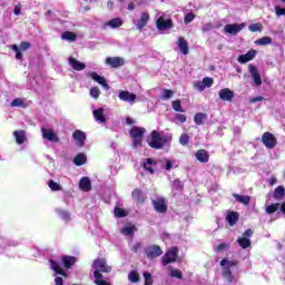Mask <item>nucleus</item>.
<instances>
[{
	"label": "nucleus",
	"instance_id": "obj_1",
	"mask_svg": "<svg viewBox=\"0 0 285 285\" xmlns=\"http://www.w3.org/2000/svg\"><path fill=\"white\" fill-rule=\"evenodd\" d=\"M173 141V136L163 135L157 132L156 130L151 131V138L149 140L150 148H155L156 150H160L164 148L166 144Z\"/></svg>",
	"mask_w": 285,
	"mask_h": 285
},
{
	"label": "nucleus",
	"instance_id": "obj_2",
	"mask_svg": "<svg viewBox=\"0 0 285 285\" xmlns=\"http://www.w3.org/2000/svg\"><path fill=\"white\" fill-rule=\"evenodd\" d=\"M92 268H95V279H104V275H101V273H110V271H112V267H110L104 258L95 259L92 263Z\"/></svg>",
	"mask_w": 285,
	"mask_h": 285
},
{
	"label": "nucleus",
	"instance_id": "obj_3",
	"mask_svg": "<svg viewBox=\"0 0 285 285\" xmlns=\"http://www.w3.org/2000/svg\"><path fill=\"white\" fill-rule=\"evenodd\" d=\"M237 261H230L228 258H223L220 261V266L223 268V277L226 279L228 284H232L233 279H235V276H233V272H230V268L233 266H237Z\"/></svg>",
	"mask_w": 285,
	"mask_h": 285
},
{
	"label": "nucleus",
	"instance_id": "obj_4",
	"mask_svg": "<svg viewBox=\"0 0 285 285\" xmlns=\"http://www.w3.org/2000/svg\"><path fill=\"white\" fill-rule=\"evenodd\" d=\"M144 132H146V128L137 126L131 127L129 135L130 138L134 139V148H139V146H141V142L144 141Z\"/></svg>",
	"mask_w": 285,
	"mask_h": 285
},
{
	"label": "nucleus",
	"instance_id": "obj_5",
	"mask_svg": "<svg viewBox=\"0 0 285 285\" xmlns=\"http://www.w3.org/2000/svg\"><path fill=\"white\" fill-rule=\"evenodd\" d=\"M250 237H253V229H247L244 232L242 237L237 238V244L240 248H250Z\"/></svg>",
	"mask_w": 285,
	"mask_h": 285
},
{
	"label": "nucleus",
	"instance_id": "obj_6",
	"mask_svg": "<svg viewBox=\"0 0 285 285\" xmlns=\"http://www.w3.org/2000/svg\"><path fill=\"white\" fill-rule=\"evenodd\" d=\"M262 142L271 150L277 146V138L272 132L266 131L262 136Z\"/></svg>",
	"mask_w": 285,
	"mask_h": 285
},
{
	"label": "nucleus",
	"instance_id": "obj_7",
	"mask_svg": "<svg viewBox=\"0 0 285 285\" xmlns=\"http://www.w3.org/2000/svg\"><path fill=\"white\" fill-rule=\"evenodd\" d=\"M145 253L147 255L148 259H157V257H161L164 252L161 250V247L158 245H150L145 249Z\"/></svg>",
	"mask_w": 285,
	"mask_h": 285
},
{
	"label": "nucleus",
	"instance_id": "obj_8",
	"mask_svg": "<svg viewBox=\"0 0 285 285\" xmlns=\"http://www.w3.org/2000/svg\"><path fill=\"white\" fill-rule=\"evenodd\" d=\"M178 253L179 249L177 247L170 248L163 257V265L168 266V264H173V262H176Z\"/></svg>",
	"mask_w": 285,
	"mask_h": 285
},
{
	"label": "nucleus",
	"instance_id": "obj_9",
	"mask_svg": "<svg viewBox=\"0 0 285 285\" xmlns=\"http://www.w3.org/2000/svg\"><path fill=\"white\" fill-rule=\"evenodd\" d=\"M11 50H13V52H16V59L21 61V59H23V55L21 53V50H23V51L30 50V42L23 41L20 43V47L17 45H12Z\"/></svg>",
	"mask_w": 285,
	"mask_h": 285
},
{
	"label": "nucleus",
	"instance_id": "obj_10",
	"mask_svg": "<svg viewBox=\"0 0 285 285\" xmlns=\"http://www.w3.org/2000/svg\"><path fill=\"white\" fill-rule=\"evenodd\" d=\"M87 77H90V79L96 81V83H99L100 86H102L105 90H110V86L108 85V82H106V78L104 76H99V73L95 71H90L87 73Z\"/></svg>",
	"mask_w": 285,
	"mask_h": 285
},
{
	"label": "nucleus",
	"instance_id": "obj_11",
	"mask_svg": "<svg viewBox=\"0 0 285 285\" xmlns=\"http://www.w3.org/2000/svg\"><path fill=\"white\" fill-rule=\"evenodd\" d=\"M246 28L245 23H233V24H226L224 27V32L225 35H239V32H242V29Z\"/></svg>",
	"mask_w": 285,
	"mask_h": 285
},
{
	"label": "nucleus",
	"instance_id": "obj_12",
	"mask_svg": "<svg viewBox=\"0 0 285 285\" xmlns=\"http://www.w3.org/2000/svg\"><path fill=\"white\" fill-rule=\"evenodd\" d=\"M174 27L173 20L164 19V17H159L156 20V28L160 31L170 30Z\"/></svg>",
	"mask_w": 285,
	"mask_h": 285
},
{
	"label": "nucleus",
	"instance_id": "obj_13",
	"mask_svg": "<svg viewBox=\"0 0 285 285\" xmlns=\"http://www.w3.org/2000/svg\"><path fill=\"white\" fill-rule=\"evenodd\" d=\"M153 204H154V208H155L156 213H160V214L167 213L168 205L166 204L165 198H161V197L156 198V199L153 200Z\"/></svg>",
	"mask_w": 285,
	"mask_h": 285
},
{
	"label": "nucleus",
	"instance_id": "obj_14",
	"mask_svg": "<svg viewBox=\"0 0 285 285\" xmlns=\"http://www.w3.org/2000/svg\"><path fill=\"white\" fill-rule=\"evenodd\" d=\"M105 63L111 68H121L126 61L121 57H107Z\"/></svg>",
	"mask_w": 285,
	"mask_h": 285
},
{
	"label": "nucleus",
	"instance_id": "obj_15",
	"mask_svg": "<svg viewBox=\"0 0 285 285\" xmlns=\"http://www.w3.org/2000/svg\"><path fill=\"white\" fill-rule=\"evenodd\" d=\"M118 98L120 99V101H126L127 104H132L134 101H137V95L128 90H121L118 95Z\"/></svg>",
	"mask_w": 285,
	"mask_h": 285
},
{
	"label": "nucleus",
	"instance_id": "obj_16",
	"mask_svg": "<svg viewBox=\"0 0 285 285\" xmlns=\"http://www.w3.org/2000/svg\"><path fill=\"white\" fill-rule=\"evenodd\" d=\"M43 139H47V141H51L53 144L59 142V136L52 130V129H41Z\"/></svg>",
	"mask_w": 285,
	"mask_h": 285
},
{
	"label": "nucleus",
	"instance_id": "obj_17",
	"mask_svg": "<svg viewBox=\"0 0 285 285\" xmlns=\"http://www.w3.org/2000/svg\"><path fill=\"white\" fill-rule=\"evenodd\" d=\"M249 75H252V79L256 86H262V75L259 70L254 65L248 66Z\"/></svg>",
	"mask_w": 285,
	"mask_h": 285
},
{
	"label": "nucleus",
	"instance_id": "obj_18",
	"mask_svg": "<svg viewBox=\"0 0 285 285\" xmlns=\"http://www.w3.org/2000/svg\"><path fill=\"white\" fill-rule=\"evenodd\" d=\"M150 21V13L148 12H142L140 14V19L138 20V22L136 23V28L137 30H144V28H146V26H148V22Z\"/></svg>",
	"mask_w": 285,
	"mask_h": 285
},
{
	"label": "nucleus",
	"instance_id": "obj_19",
	"mask_svg": "<svg viewBox=\"0 0 285 285\" xmlns=\"http://www.w3.org/2000/svg\"><path fill=\"white\" fill-rule=\"evenodd\" d=\"M72 137H73L75 141H77L78 146L80 148H83V146L86 144V132H83L81 130H76V131H73Z\"/></svg>",
	"mask_w": 285,
	"mask_h": 285
},
{
	"label": "nucleus",
	"instance_id": "obj_20",
	"mask_svg": "<svg viewBox=\"0 0 285 285\" xmlns=\"http://www.w3.org/2000/svg\"><path fill=\"white\" fill-rule=\"evenodd\" d=\"M257 55V51L255 50H249L245 55H240L238 57V63H248V61H253Z\"/></svg>",
	"mask_w": 285,
	"mask_h": 285
},
{
	"label": "nucleus",
	"instance_id": "obj_21",
	"mask_svg": "<svg viewBox=\"0 0 285 285\" xmlns=\"http://www.w3.org/2000/svg\"><path fill=\"white\" fill-rule=\"evenodd\" d=\"M69 66L72 67L73 70L77 72H81V70H86V63L70 57L69 58Z\"/></svg>",
	"mask_w": 285,
	"mask_h": 285
},
{
	"label": "nucleus",
	"instance_id": "obj_22",
	"mask_svg": "<svg viewBox=\"0 0 285 285\" xmlns=\"http://www.w3.org/2000/svg\"><path fill=\"white\" fill-rule=\"evenodd\" d=\"M195 157L197 161H200V164H208V159H210L208 151H206L205 149L197 150Z\"/></svg>",
	"mask_w": 285,
	"mask_h": 285
},
{
	"label": "nucleus",
	"instance_id": "obj_23",
	"mask_svg": "<svg viewBox=\"0 0 285 285\" xmlns=\"http://www.w3.org/2000/svg\"><path fill=\"white\" fill-rule=\"evenodd\" d=\"M218 95L223 101H233V97H235V94L228 88L222 89Z\"/></svg>",
	"mask_w": 285,
	"mask_h": 285
},
{
	"label": "nucleus",
	"instance_id": "obj_24",
	"mask_svg": "<svg viewBox=\"0 0 285 285\" xmlns=\"http://www.w3.org/2000/svg\"><path fill=\"white\" fill-rule=\"evenodd\" d=\"M94 118L98 124H106V116L104 115V108L92 110Z\"/></svg>",
	"mask_w": 285,
	"mask_h": 285
},
{
	"label": "nucleus",
	"instance_id": "obj_25",
	"mask_svg": "<svg viewBox=\"0 0 285 285\" xmlns=\"http://www.w3.org/2000/svg\"><path fill=\"white\" fill-rule=\"evenodd\" d=\"M51 271H55L56 275H62V277H68V274L63 272V269L59 266V263H57L53 259L49 261Z\"/></svg>",
	"mask_w": 285,
	"mask_h": 285
},
{
	"label": "nucleus",
	"instance_id": "obj_26",
	"mask_svg": "<svg viewBox=\"0 0 285 285\" xmlns=\"http://www.w3.org/2000/svg\"><path fill=\"white\" fill-rule=\"evenodd\" d=\"M226 222H228L229 226H235L239 222V214L237 212L227 213Z\"/></svg>",
	"mask_w": 285,
	"mask_h": 285
},
{
	"label": "nucleus",
	"instance_id": "obj_27",
	"mask_svg": "<svg viewBox=\"0 0 285 285\" xmlns=\"http://www.w3.org/2000/svg\"><path fill=\"white\" fill-rule=\"evenodd\" d=\"M13 137H16V141L19 146H21V144H26V131L16 130L13 131Z\"/></svg>",
	"mask_w": 285,
	"mask_h": 285
},
{
	"label": "nucleus",
	"instance_id": "obj_28",
	"mask_svg": "<svg viewBox=\"0 0 285 285\" xmlns=\"http://www.w3.org/2000/svg\"><path fill=\"white\" fill-rule=\"evenodd\" d=\"M177 46L183 55H188V41L185 38H178Z\"/></svg>",
	"mask_w": 285,
	"mask_h": 285
},
{
	"label": "nucleus",
	"instance_id": "obj_29",
	"mask_svg": "<svg viewBox=\"0 0 285 285\" xmlns=\"http://www.w3.org/2000/svg\"><path fill=\"white\" fill-rule=\"evenodd\" d=\"M155 160H153L151 158H147L142 163V167L145 170H147V173H150V175H153L155 173V170L153 169L155 167Z\"/></svg>",
	"mask_w": 285,
	"mask_h": 285
},
{
	"label": "nucleus",
	"instance_id": "obj_30",
	"mask_svg": "<svg viewBox=\"0 0 285 285\" xmlns=\"http://www.w3.org/2000/svg\"><path fill=\"white\" fill-rule=\"evenodd\" d=\"M79 186H80V189H81V190H85V193H88V190H90V188H91L90 178H88V177H82V178L80 179Z\"/></svg>",
	"mask_w": 285,
	"mask_h": 285
},
{
	"label": "nucleus",
	"instance_id": "obj_31",
	"mask_svg": "<svg viewBox=\"0 0 285 285\" xmlns=\"http://www.w3.org/2000/svg\"><path fill=\"white\" fill-rule=\"evenodd\" d=\"M77 262V258L73 256H63L62 257V264L65 268H72L75 266V263Z\"/></svg>",
	"mask_w": 285,
	"mask_h": 285
},
{
	"label": "nucleus",
	"instance_id": "obj_32",
	"mask_svg": "<svg viewBox=\"0 0 285 285\" xmlns=\"http://www.w3.org/2000/svg\"><path fill=\"white\" fill-rule=\"evenodd\" d=\"M233 197H235V199H236V202H238V204H244V206H248V204H250L249 196L233 194Z\"/></svg>",
	"mask_w": 285,
	"mask_h": 285
},
{
	"label": "nucleus",
	"instance_id": "obj_33",
	"mask_svg": "<svg viewBox=\"0 0 285 285\" xmlns=\"http://www.w3.org/2000/svg\"><path fill=\"white\" fill-rule=\"evenodd\" d=\"M206 119H208V115H206L204 112H198L194 117V121H195L196 126H203L204 121H206Z\"/></svg>",
	"mask_w": 285,
	"mask_h": 285
},
{
	"label": "nucleus",
	"instance_id": "obj_34",
	"mask_svg": "<svg viewBox=\"0 0 285 285\" xmlns=\"http://www.w3.org/2000/svg\"><path fill=\"white\" fill-rule=\"evenodd\" d=\"M124 24V21L121 20V18H114L111 20H109L106 26H109V28H121V26Z\"/></svg>",
	"mask_w": 285,
	"mask_h": 285
},
{
	"label": "nucleus",
	"instance_id": "obj_35",
	"mask_svg": "<svg viewBox=\"0 0 285 285\" xmlns=\"http://www.w3.org/2000/svg\"><path fill=\"white\" fill-rule=\"evenodd\" d=\"M135 230H137V227H135V225H127L121 229V234L130 237L135 235Z\"/></svg>",
	"mask_w": 285,
	"mask_h": 285
},
{
	"label": "nucleus",
	"instance_id": "obj_36",
	"mask_svg": "<svg viewBox=\"0 0 285 285\" xmlns=\"http://www.w3.org/2000/svg\"><path fill=\"white\" fill-rule=\"evenodd\" d=\"M87 157L85 156V154H78L75 158H73V164L76 166H83V164H86L87 161Z\"/></svg>",
	"mask_w": 285,
	"mask_h": 285
},
{
	"label": "nucleus",
	"instance_id": "obj_37",
	"mask_svg": "<svg viewBox=\"0 0 285 285\" xmlns=\"http://www.w3.org/2000/svg\"><path fill=\"white\" fill-rule=\"evenodd\" d=\"M273 43V38L271 37H263L255 41L256 46H271Z\"/></svg>",
	"mask_w": 285,
	"mask_h": 285
},
{
	"label": "nucleus",
	"instance_id": "obj_38",
	"mask_svg": "<svg viewBox=\"0 0 285 285\" xmlns=\"http://www.w3.org/2000/svg\"><path fill=\"white\" fill-rule=\"evenodd\" d=\"M61 39L63 41H77V35L70 32V31H65L62 35H61Z\"/></svg>",
	"mask_w": 285,
	"mask_h": 285
},
{
	"label": "nucleus",
	"instance_id": "obj_39",
	"mask_svg": "<svg viewBox=\"0 0 285 285\" xmlns=\"http://www.w3.org/2000/svg\"><path fill=\"white\" fill-rule=\"evenodd\" d=\"M284 195H285V188H284V186H278V187L274 190V199H284Z\"/></svg>",
	"mask_w": 285,
	"mask_h": 285
},
{
	"label": "nucleus",
	"instance_id": "obj_40",
	"mask_svg": "<svg viewBox=\"0 0 285 285\" xmlns=\"http://www.w3.org/2000/svg\"><path fill=\"white\" fill-rule=\"evenodd\" d=\"M57 215H59L60 219L63 222H70V214L63 209H56Z\"/></svg>",
	"mask_w": 285,
	"mask_h": 285
},
{
	"label": "nucleus",
	"instance_id": "obj_41",
	"mask_svg": "<svg viewBox=\"0 0 285 285\" xmlns=\"http://www.w3.org/2000/svg\"><path fill=\"white\" fill-rule=\"evenodd\" d=\"M11 108H26V102L21 98L11 101Z\"/></svg>",
	"mask_w": 285,
	"mask_h": 285
},
{
	"label": "nucleus",
	"instance_id": "obj_42",
	"mask_svg": "<svg viewBox=\"0 0 285 285\" xmlns=\"http://www.w3.org/2000/svg\"><path fill=\"white\" fill-rule=\"evenodd\" d=\"M171 107H173V110H175V112H186V110L181 108V100H174L171 102Z\"/></svg>",
	"mask_w": 285,
	"mask_h": 285
},
{
	"label": "nucleus",
	"instance_id": "obj_43",
	"mask_svg": "<svg viewBox=\"0 0 285 285\" xmlns=\"http://www.w3.org/2000/svg\"><path fill=\"white\" fill-rule=\"evenodd\" d=\"M248 30L250 32H262V30H264V26L262 23H253L248 26Z\"/></svg>",
	"mask_w": 285,
	"mask_h": 285
},
{
	"label": "nucleus",
	"instance_id": "obj_44",
	"mask_svg": "<svg viewBox=\"0 0 285 285\" xmlns=\"http://www.w3.org/2000/svg\"><path fill=\"white\" fill-rule=\"evenodd\" d=\"M132 198H134L136 202H144V193L140 191V189H134V191H132Z\"/></svg>",
	"mask_w": 285,
	"mask_h": 285
},
{
	"label": "nucleus",
	"instance_id": "obj_45",
	"mask_svg": "<svg viewBox=\"0 0 285 285\" xmlns=\"http://www.w3.org/2000/svg\"><path fill=\"white\" fill-rule=\"evenodd\" d=\"M128 279H129V282H131V284H137V282H139V274H137L136 271H131L128 274Z\"/></svg>",
	"mask_w": 285,
	"mask_h": 285
},
{
	"label": "nucleus",
	"instance_id": "obj_46",
	"mask_svg": "<svg viewBox=\"0 0 285 285\" xmlns=\"http://www.w3.org/2000/svg\"><path fill=\"white\" fill-rule=\"evenodd\" d=\"M90 97L94 99H99V95H101V90H99V87H92L89 91Z\"/></svg>",
	"mask_w": 285,
	"mask_h": 285
},
{
	"label": "nucleus",
	"instance_id": "obj_47",
	"mask_svg": "<svg viewBox=\"0 0 285 285\" xmlns=\"http://www.w3.org/2000/svg\"><path fill=\"white\" fill-rule=\"evenodd\" d=\"M190 141V137L188 134H183L179 138L180 146H188V142Z\"/></svg>",
	"mask_w": 285,
	"mask_h": 285
},
{
	"label": "nucleus",
	"instance_id": "obj_48",
	"mask_svg": "<svg viewBox=\"0 0 285 285\" xmlns=\"http://www.w3.org/2000/svg\"><path fill=\"white\" fill-rule=\"evenodd\" d=\"M173 95H175V92L173 90L164 89L161 99H164L166 101V100L170 99L173 97Z\"/></svg>",
	"mask_w": 285,
	"mask_h": 285
},
{
	"label": "nucleus",
	"instance_id": "obj_49",
	"mask_svg": "<svg viewBox=\"0 0 285 285\" xmlns=\"http://www.w3.org/2000/svg\"><path fill=\"white\" fill-rule=\"evenodd\" d=\"M230 248V244L222 243L216 247V253H224V250H228Z\"/></svg>",
	"mask_w": 285,
	"mask_h": 285
},
{
	"label": "nucleus",
	"instance_id": "obj_50",
	"mask_svg": "<svg viewBox=\"0 0 285 285\" xmlns=\"http://www.w3.org/2000/svg\"><path fill=\"white\" fill-rule=\"evenodd\" d=\"M170 277H176V279H181L183 274L181 271L171 268L169 272Z\"/></svg>",
	"mask_w": 285,
	"mask_h": 285
},
{
	"label": "nucleus",
	"instance_id": "obj_51",
	"mask_svg": "<svg viewBox=\"0 0 285 285\" xmlns=\"http://www.w3.org/2000/svg\"><path fill=\"white\" fill-rule=\"evenodd\" d=\"M203 83H204L205 88H210L213 86V83H215V80L210 77H205L203 79Z\"/></svg>",
	"mask_w": 285,
	"mask_h": 285
},
{
	"label": "nucleus",
	"instance_id": "obj_52",
	"mask_svg": "<svg viewBox=\"0 0 285 285\" xmlns=\"http://www.w3.org/2000/svg\"><path fill=\"white\" fill-rule=\"evenodd\" d=\"M194 88H196V90H198L199 92H204V90H206V86L204 85L203 80L195 82Z\"/></svg>",
	"mask_w": 285,
	"mask_h": 285
},
{
	"label": "nucleus",
	"instance_id": "obj_53",
	"mask_svg": "<svg viewBox=\"0 0 285 285\" xmlns=\"http://www.w3.org/2000/svg\"><path fill=\"white\" fill-rule=\"evenodd\" d=\"M49 188L55 191L61 190V185H59L58 183H55V180H50Z\"/></svg>",
	"mask_w": 285,
	"mask_h": 285
},
{
	"label": "nucleus",
	"instance_id": "obj_54",
	"mask_svg": "<svg viewBox=\"0 0 285 285\" xmlns=\"http://www.w3.org/2000/svg\"><path fill=\"white\" fill-rule=\"evenodd\" d=\"M215 24L213 22L205 23L202 28L203 32H210V30H214Z\"/></svg>",
	"mask_w": 285,
	"mask_h": 285
},
{
	"label": "nucleus",
	"instance_id": "obj_55",
	"mask_svg": "<svg viewBox=\"0 0 285 285\" xmlns=\"http://www.w3.org/2000/svg\"><path fill=\"white\" fill-rule=\"evenodd\" d=\"M115 215L117 216V217H126V210H124V209H121V208H119V207H116L115 208Z\"/></svg>",
	"mask_w": 285,
	"mask_h": 285
},
{
	"label": "nucleus",
	"instance_id": "obj_56",
	"mask_svg": "<svg viewBox=\"0 0 285 285\" xmlns=\"http://www.w3.org/2000/svg\"><path fill=\"white\" fill-rule=\"evenodd\" d=\"M174 187H175L177 190H184V183H181V180H179V179H175V180H174Z\"/></svg>",
	"mask_w": 285,
	"mask_h": 285
},
{
	"label": "nucleus",
	"instance_id": "obj_57",
	"mask_svg": "<svg viewBox=\"0 0 285 285\" xmlns=\"http://www.w3.org/2000/svg\"><path fill=\"white\" fill-rule=\"evenodd\" d=\"M175 119H177V121H180V124H186V115L184 114H176Z\"/></svg>",
	"mask_w": 285,
	"mask_h": 285
},
{
	"label": "nucleus",
	"instance_id": "obj_58",
	"mask_svg": "<svg viewBox=\"0 0 285 285\" xmlns=\"http://www.w3.org/2000/svg\"><path fill=\"white\" fill-rule=\"evenodd\" d=\"M195 19V14L193 12L187 13L185 16V23H190Z\"/></svg>",
	"mask_w": 285,
	"mask_h": 285
},
{
	"label": "nucleus",
	"instance_id": "obj_59",
	"mask_svg": "<svg viewBox=\"0 0 285 285\" xmlns=\"http://www.w3.org/2000/svg\"><path fill=\"white\" fill-rule=\"evenodd\" d=\"M13 13L19 17V14H21V3H18L14 6L13 8Z\"/></svg>",
	"mask_w": 285,
	"mask_h": 285
},
{
	"label": "nucleus",
	"instance_id": "obj_60",
	"mask_svg": "<svg viewBox=\"0 0 285 285\" xmlns=\"http://www.w3.org/2000/svg\"><path fill=\"white\" fill-rule=\"evenodd\" d=\"M275 12L277 17L285 16V9H282L279 7H275Z\"/></svg>",
	"mask_w": 285,
	"mask_h": 285
},
{
	"label": "nucleus",
	"instance_id": "obj_61",
	"mask_svg": "<svg viewBox=\"0 0 285 285\" xmlns=\"http://www.w3.org/2000/svg\"><path fill=\"white\" fill-rule=\"evenodd\" d=\"M258 101H264V97L258 96L249 99V104H257Z\"/></svg>",
	"mask_w": 285,
	"mask_h": 285
},
{
	"label": "nucleus",
	"instance_id": "obj_62",
	"mask_svg": "<svg viewBox=\"0 0 285 285\" xmlns=\"http://www.w3.org/2000/svg\"><path fill=\"white\" fill-rule=\"evenodd\" d=\"M96 285H110L108 282L101 279V278H96L95 279Z\"/></svg>",
	"mask_w": 285,
	"mask_h": 285
},
{
	"label": "nucleus",
	"instance_id": "obj_63",
	"mask_svg": "<svg viewBox=\"0 0 285 285\" xmlns=\"http://www.w3.org/2000/svg\"><path fill=\"white\" fill-rule=\"evenodd\" d=\"M55 285H63V277L56 276V278H55Z\"/></svg>",
	"mask_w": 285,
	"mask_h": 285
},
{
	"label": "nucleus",
	"instance_id": "obj_64",
	"mask_svg": "<svg viewBox=\"0 0 285 285\" xmlns=\"http://www.w3.org/2000/svg\"><path fill=\"white\" fill-rule=\"evenodd\" d=\"M142 275H144L145 281L153 279V274L151 273L145 272Z\"/></svg>",
	"mask_w": 285,
	"mask_h": 285
}]
</instances>
